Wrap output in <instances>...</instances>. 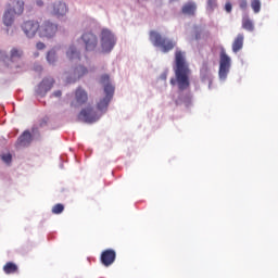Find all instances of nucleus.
Here are the masks:
<instances>
[{
	"label": "nucleus",
	"instance_id": "1",
	"mask_svg": "<svg viewBox=\"0 0 278 278\" xmlns=\"http://www.w3.org/2000/svg\"><path fill=\"white\" fill-rule=\"evenodd\" d=\"M175 77L170 78V85L178 86L179 91H185L190 86L189 76L191 75V70L186 60V52L177 49L175 51Z\"/></svg>",
	"mask_w": 278,
	"mask_h": 278
},
{
	"label": "nucleus",
	"instance_id": "2",
	"mask_svg": "<svg viewBox=\"0 0 278 278\" xmlns=\"http://www.w3.org/2000/svg\"><path fill=\"white\" fill-rule=\"evenodd\" d=\"M25 12V2L23 0H10L2 15V23L5 27H12L16 16Z\"/></svg>",
	"mask_w": 278,
	"mask_h": 278
},
{
	"label": "nucleus",
	"instance_id": "3",
	"mask_svg": "<svg viewBox=\"0 0 278 278\" xmlns=\"http://www.w3.org/2000/svg\"><path fill=\"white\" fill-rule=\"evenodd\" d=\"M100 84L103 86L105 96L100 98L97 102V109L99 112L105 113L108 112V106L113 98L115 87L112 85L109 74L101 75Z\"/></svg>",
	"mask_w": 278,
	"mask_h": 278
},
{
	"label": "nucleus",
	"instance_id": "4",
	"mask_svg": "<svg viewBox=\"0 0 278 278\" xmlns=\"http://www.w3.org/2000/svg\"><path fill=\"white\" fill-rule=\"evenodd\" d=\"M150 41L153 47L161 49L163 53H168L174 50L177 42L166 36H163L156 30H150L149 33Z\"/></svg>",
	"mask_w": 278,
	"mask_h": 278
},
{
	"label": "nucleus",
	"instance_id": "5",
	"mask_svg": "<svg viewBox=\"0 0 278 278\" xmlns=\"http://www.w3.org/2000/svg\"><path fill=\"white\" fill-rule=\"evenodd\" d=\"M115 43H116V39L114 34L108 28H102L100 33V45L102 48V52L104 53L111 52Z\"/></svg>",
	"mask_w": 278,
	"mask_h": 278
},
{
	"label": "nucleus",
	"instance_id": "6",
	"mask_svg": "<svg viewBox=\"0 0 278 278\" xmlns=\"http://www.w3.org/2000/svg\"><path fill=\"white\" fill-rule=\"evenodd\" d=\"M21 29L26 38H36V34L40 31V22L38 20H25L21 24Z\"/></svg>",
	"mask_w": 278,
	"mask_h": 278
},
{
	"label": "nucleus",
	"instance_id": "7",
	"mask_svg": "<svg viewBox=\"0 0 278 278\" xmlns=\"http://www.w3.org/2000/svg\"><path fill=\"white\" fill-rule=\"evenodd\" d=\"M101 118V114L94 111V108L88 105L78 113V119L88 124L97 123Z\"/></svg>",
	"mask_w": 278,
	"mask_h": 278
},
{
	"label": "nucleus",
	"instance_id": "8",
	"mask_svg": "<svg viewBox=\"0 0 278 278\" xmlns=\"http://www.w3.org/2000/svg\"><path fill=\"white\" fill-rule=\"evenodd\" d=\"M55 34H58V24L50 20H46L39 24V38H53Z\"/></svg>",
	"mask_w": 278,
	"mask_h": 278
},
{
	"label": "nucleus",
	"instance_id": "9",
	"mask_svg": "<svg viewBox=\"0 0 278 278\" xmlns=\"http://www.w3.org/2000/svg\"><path fill=\"white\" fill-rule=\"evenodd\" d=\"M23 49L13 48L10 51V56L5 54L2 50H0V62H5L7 66H10V62H18V60H23Z\"/></svg>",
	"mask_w": 278,
	"mask_h": 278
},
{
	"label": "nucleus",
	"instance_id": "10",
	"mask_svg": "<svg viewBox=\"0 0 278 278\" xmlns=\"http://www.w3.org/2000/svg\"><path fill=\"white\" fill-rule=\"evenodd\" d=\"M81 40L85 45L86 51H94L99 46V38L92 31H85L81 35Z\"/></svg>",
	"mask_w": 278,
	"mask_h": 278
},
{
	"label": "nucleus",
	"instance_id": "11",
	"mask_svg": "<svg viewBox=\"0 0 278 278\" xmlns=\"http://www.w3.org/2000/svg\"><path fill=\"white\" fill-rule=\"evenodd\" d=\"M231 59L223 49L220 51V65H219V78L226 79L229 68H230Z\"/></svg>",
	"mask_w": 278,
	"mask_h": 278
},
{
	"label": "nucleus",
	"instance_id": "12",
	"mask_svg": "<svg viewBox=\"0 0 278 278\" xmlns=\"http://www.w3.org/2000/svg\"><path fill=\"white\" fill-rule=\"evenodd\" d=\"M88 103V91L84 89L83 87H78L74 91V101L73 104L74 106H84Z\"/></svg>",
	"mask_w": 278,
	"mask_h": 278
},
{
	"label": "nucleus",
	"instance_id": "13",
	"mask_svg": "<svg viewBox=\"0 0 278 278\" xmlns=\"http://www.w3.org/2000/svg\"><path fill=\"white\" fill-rule=\"evenodd\" d=\"M54 84H55V79L51 77L43 78L38 86L37 94H39L40 97H45L49 92V90L53 88Z\"/></svg>",
	"mask_w": 278,
	"mask_h": 278
},
{
	"label": "nucleus",
	"instance_id": "14",
	"mask_svg": "<svg viewBox=\"0 0 278 278\" xmlns=\"http://www.w3.org/2000/svg\"><path fill=\"white\" fill-rule=\"evenodd\" d=\"M116 258V253L114 250H105L102 252L101 256H100V261L102 263V265H104L105 267L111 266Z\"/></svg>",
	"mask_w": 278,
	"mask_h": 278
},
{
	"label": "nucleus",
	"instance_id": "15",
	"mask_svg": "<svg viewBox=\"0 0 278 278\" xmlns=\"http://www.w3.org/2000/svg\"><path fill=\"white\" fill-rule=\"evenodd\" d=\"M66 12H68V8L66 7V3L62 1H58L52 4L51 14H53L54 16H64Z\"/></svg>",
	"mask_w": 278,
	"mask_h": 278
},
{
	"label": "nucleus",
	"instance_id": "16",
	"mask_svg": "<svg viewBox=\"0 0 278 278\" xmlns=\"http://www.w3.org/2000/svg\"><path fill=\"white\" fill-rule=\"evenodd\" d=\"M31 132L29 130H25L17 139L16 147H29L31 144Z\"/></svg>",
	"mask_w": 278,
	"mask_h": 278
},
{
	"label": "nucleus",
	"instance_id": "17",
	"mask_svg": "<svg viewBox=\"0 0 278 278\" xmlns=\"http://www.w3.org/2000/svg\"><path fill=\"white\" fill-rule=\"evenodd\" d=\"M197 3L194 1H189L185 3L181 8V13L187 16H194L197 13Z\"/></svg>",
	"mask_w": 278,
	"mask_h": 278
},
{
	"label": "nucleus",
	"instance_id": "18",
	"mask_svg": "<svg viewBox=\"0 0 278 278\" xmlns=\"http://www.w3.org/2000/svg\"><path fill=\"white\" fill-rule=\"evenodd\" d=\"M86 74H88V68H86V66L84 65H79L74 68L72 73V79L76 81L77 79H80L81 77L86 76Z\"/></svg>",
	"mask_w": 278,
	"mask_h": 278
},
{
	"label": "nucleus",
	"instance_id": "19",
	"mask_svg": "<svg viewBox=\"0 0 278 278\" xmlns=\"http://www.w3.org/2000/svg\"><path fill=\"white\" fill-rule=\"evenodd\" d=\"M243 42H244V35L238 34V36L235 38L232 42V52L238 53L240 50H242Z\"/></svg>",
	"mask_w": 278,
	"mask_h": 278
},
{
	"label": "nucleus",
	"instance_id": "20",
	"mask_svg": "<svg viewBox=\"0 0 278 278\" xmlns=\"http://www.w3.org/2000/svg\"><path fill=\"white\" fill-rule=\"evenodd\" d=\"M3 271L5 275H15V273H18V265L12 262H8L3 266Z\"/></svg>",
	"mask_w": 278,
	"mask_h": 278
},
{
	"label": "nucleus",
	"instance_id": "21",
	"mask_svg": "<svg viewBox=\"0 0 278 278\" xmlns=\"http://www.w3.org/2000/svg\"><path fill=\"white\" fill-rule=\"evenodd\" d=\"M242 28L244 30H248L250 33H252L254 30V24L253 22L249 18L248 15L243 16L242 18Z\"/></svg>",
	"mask_w": 278,
	"mask_h": 278
},
{
	"label": "nucleus",
	"instance_id": "22",
	"mask_svg": "<svg viewBox=\"0 0 278 278\" xmlns=\"http://www.w3.org/2000/svg\"><path fill=\"white\" fill-rule=\"evenodd\" d=\"M47 62L49 64H54L55 62H58V52H55L54 49L48 51V53H47Z\"/></svg>",
	"mask_w": 278,
	"mask_h": 278
},
{
	"label": "nucleus",
	"instance_id": "23",
	"mask_svg": "<svg viewBox=\"0 0 278 278\" xmlns=\"http://www.w3.org/2000/svg\"><path fill=\"white\" fill-rule=\"evenodd\" d=\"M261 7H262L261 0H252V1H251V8L253 9V12H254L255 14H258V13H260Z\"/></svg>",
	"mask_w": 278,
	"mask_h": 278
},
{
	"label": "nucleus",
	"instance_id": "24",
	"mask_svg": "<svg viewBox=\"0 0 278 278\" xmlns=\"http://www.w3.org/2000/svg\"><path fill=\"white\" fill-rule=\"evenodd\" d=\"M64 212V204L58 203L52 206V214H62Z\"/></svg>",
	"mask_w": 278,
	"mask_h": 278
},
{
	"label": "nucleus",
	"instance_id": "25",
	"mask_svg": "<svg viewBox=\"0 0 278 278\" xmlns=\"http://www.w3.org/2000/svg\"><path fill=\"white\" fill-rule=\"evenodd\" d=\"M217 8V0H207V10L214 11Z\"/></svg>",
	"mask_w": 278,
	"mask_h": 278
},
{
	"label": "nucleus",
	"instance_id": "26",
	"mask_svg": "<svg viewBox=\"0 0 278 278\" xmlns=\"http://www.w3.org/2000/svg\"><path fill=\"white\" fill-rule=\"evenodd\" d=\"M239 7L241 10L245 11L248 8V1L247 0H239Z\"/></svg>",
	"mask_w": 278,
	"mask_h": 278
},
{
	"label": "nucleus",
	"instance_id": "27",
	"mask_svg": "<svg viewBox=\"0 0 278 278\" xmlns=\"http://www.w3.org/2000/svg\"><path fill=\"white\" fill-rule=\"evenodd\" d=\"M36 49H38V51H42L43 49H47V46L45 45V42L39 41L36 43Z\"/></svg>",
	"mask_w": 278,
	"mask_h": 278
},
{
	"label": "nucleus",
	"instance_id": "28",
	"mask_svg": "<svg viewBox=\"0 0 278 278\" xmlns=\"http://www.w3.org/2000/svg\"><path fill=\"white\" fill-rule=\"evenodd\" d=\"M47 125H49V117L46 116L40 121L39 126L47 127Z\"/></svg>",
	"mask_w": 278,
	"mask_h": 278
},
{
	"label": "nucleus",
	"instance_id": "29",
	"mask_svg": "<svg viewBox=\"0 0 278 278\" xmlns=\"http://www.w3.org/2000/svg\"><path fill=\"white\" fill-rule=\"evenodd\" d=\"M2 160L7 164H10V162H12V154H4V155H2Z\"/></svg>",
	"mask_w": 278,
	"mask_h": 278
},
{
	"label": "nucleus",
	"instance_id": "30",
	"mask_svg": "<svg viewBox=\"0 0 278 278\" xmlns=\"http://www.w3.org/2000/svg\"><path fill=\"white\" fill-rule=\"evenodd\" d=\"M231 10H232V4H231L230 2H227V3L225 4V11H226L227 13H231Z\"/></svg>",
	"mask_w": 278,
	"mask_h": 278
},
{
	"label": "nucleus",
	"instance_id": "31",
	"mask_svg": "<svg viewBox=\"0 0 278 278\" xmlns=\"http://www.w3.org/2000/svg\"><path fill=\"white\" fill-rule=\"evenodd\" d=\"M52 97H56V99H60V97H62V91L61 90H56L52 93Z\"/></svg>",
	"mask_w": 278,
	"mask_h": 278
},
{
	"label": "nucleus",
	"instance_id": "32",
	"mask_svg": "<svg viewBox=\"0 0 278 278\" xmlns=\"http://www.w3.org/2000/svg\"><path fill=\"white\" fill-rule=\"evenodd\" d=\"M36 5H38V8H42V5H45V2L42 0H37Z\"/></svg>",
	"mask_w": 278,
	"mask_h": 278
},
{
	"label": "nucleus",
	"instance_id": "33",
	"mask_svg": "<svg viewBox=\"0 0 278 278\" xmlns=\"http://www.w3.org/2000/svg\"><path fill=\"white\" fill-rule=\"evenodd\" d=\"M194 39L195 40H200L201 39V31H197L195 35H194Z\"/></svg>",
	"mask_w": 278,
	"mask_h": 278
},
{
	"label": "nucleus",
	"instance_id": "34",
	"mask_svg": "<svg viewBox=\"0 0 278 278\" xmlns=\"http://www.w3.org/2000/svg\"><path fill=\"white\" fill-rule=\"evenodd\" d=\"M75 52L74 51H72V61L75 59Z\"/></svg>",
	"mask_w": 278,
	"mask_h": 278
},
{
	"label": "nucleus",
	"instance_id": "35",
	"mask_svg": "<svg viewBox=\"0 0 278 278\" xmlns=\"http://www.w3.org/2000/svg\"><path fill=\"white\" fill-rule=\"evenodd\" d=\"M174 1H176V0H170V2H174Z\"/></svg>",
	"mask_w": 278,
	"mask_h": 278
}]
</instances>
